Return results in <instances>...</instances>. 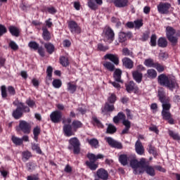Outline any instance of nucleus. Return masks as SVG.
Returning a JSON list of instances; mask_svg holds the SVG:
<instances>
[{
    "label": "nucleus",
    "instance_id": "obj_1",
    "mask_svg": "<svg viewBox=\"0 0 180 180\" xmlns=\"http://www.w3.org/2000/svg\"><path fill=\"white\" fill-rule=\"evenodd\" d=\"M158 82L159 84H160V85H162L163 86H167L171 91L178 86V84H176V80L175 79V77L171 76L168 77L164 74L158 76Z\"/></svg>",
    "mask_w": 180,
    "mask_h": 180
},
{
    "label": "nucleus",
    "instance_id": "obj_2",
    "mask_svg": "<svg viewBox=\"0 0 180 180\" xmlns=\"http://www.w3.org/2000/svg\"><path fill=\"white\" fill-rule=\"evenodd\" d=\"M13 105L17 106V108L13 112V117L14 119H20L23 116V112L29 113L30 108L28 106L25 105L23 103H19L18 105L13 102Z\"/></svg>",
    "mask_w": 180,
    "mask_h": 180
},
{
    "label": "nucleus",
    "instance_id": "obj_3",
    "mask_svg": "<svg viewBox=\"0 0 180 180\" xmlns=\"http://www.w3.org/2000/svg\"><path fill=\"white\" fill-rule=\"evenodd\" d=\"M146 162V158H141L140 161L133 159L130 160L129 165L133 168L134 169V174L135 175H137V174H143L144 172V170L143 169H139V168H143V166L144 165V163Z\"/></svg>",
    "mask_w": 180,
    "mask_h": 180
},
{
    "label": "nucleus",
    "instance_id": "obj_4",
    "mask_svg": "<svg viewBox=\"0 0 180 180\" xmlns=\"http://www.w3.org/2000/svg\"><path fill=\"white\" fill-rule=\"evenodd\" d=\"M159 100L162 103V111H169L171 109V103H169V98L165 95L164 90L160 89L158 91Z\"/></svg>",
    "mask_w": 180,
    "mask_h": 180
},
{
    "label": "nucleus",
    "instance_id": "obj_5",
    "mask_svg": "<svg viewBox=\"0 0 180 180\" xmlns=\"http://www.w3.org/2000/svg\"><path fill=\"white\" fill-rule=\"evenodd\" d=\"M69 143L72 146H68V150H72L73 147V153L74 154H79V151H81V143L77 137L71 138L69 140Z\"/></svg>",
    "mask_w": 180,
    "mask_h": 180
},
{
    "label": "nucleus",
    "instance_id": "obj_6",
    "mask_svg": "<svg viewBox=\"0 0 180 180\" xmlns=\"http://www.w3.org/2000/svg\"><path fill=\"white\" fill-rule=\"evenodd\" d=\"M176 32V31L175 29H174L172 27L168 26L166 27V36L173 46H175V44L178 43V39L174 37V34H175Z\"/></svg>",
    "mask_w": 180,
    "mask_h": 180
},
{
    "label": "nucleus",
    "instance_id": "obj_7",
    "mask_svg": "<svg viewBox=\"0 0 180 180\" xmlns=\"http://www.w3.org/2000/svg\"><path fill=\"white\" fill-rule=\"evenodd\" d=\"M31 130H32V124H30V123L25 120L19 121V125H18L19 131H22L24 134H30Z\"/></svg>",
    "mask_w": 180,
    "mask_h": 180
},
{
    "label": "nucleus",
    "instance_id": "obj_8",
    "mask_svg": "<svg viewBox=\"0 0 180 180\" xmlns=\"http://www.w3.org/2000/svg\"><path fill=\"white\" fill-rule=\"evenodd\" d=\"M103 37L105 41H108V43H112L113 40H115V32L110 27H107L105 28L103 31Z\"/></svg>",
    "mask_w": 180,
    "mask_h": 180
},
{
    "label": "nucleus",
    "instance_id": "obj_9",
    "mask_svg": "<svg viewBox=\"0 0 180 180\" xmlns=\"http://www.w3.org/2000/svg\"><path fill=\"white\" fill-rule=\"evenodd\" d=\"M171 4L169 3H160L158 5V12L161 15H168Z\"/></svg>",
    "mask_w": 180,
    "mask_h": 180
},
{
    "label": "nucleus",
    "instance_id": "obj_10",
    "mask_svg": "<svg viewBox=\"0 0 180 180\" xmlns=\"http://www.w3.org/2000/svg\"><path fill=\"white\" fill-rule=\"evenodd\" d=\"M62 117L63 113L58 110L53 111L50 115V119L53 123H60Z\"/></svg>",
    "mask_w": 180,
    "mask_h": 180
},
{
    "label": "nucleus",
    "instance_id": "obj_11",
    "mask_svg": "<svg viewBox=\"0 0 180 180\" xmlns=\"http://www.w3.org/2000/svg\"><path fill=\"white\" fill-rule=\"evenodd\" d=\"M105 141H107V143H108L109 146H110V147H112L113 148H118L120 150H121V148H123V145H122V143L115 141L112 137L105 138Z\"/></svg>",
    "mask_w": 180,
    "mask_h": 180
},
{
    "label": "nucleus",
    "instance_id": "obj_12",
    "mask_svg": "<svg viewBox=\"0 0 180 180\" xmlns=\"http://www.w3.org/2000/svg\"><path fill=\"white\" fill-rule=\"evenodd\" d=\"M149 164L148 161L145 160V163L143 164V166H142V168L146 171L148 175H150V176H155V170L154 169V167L150 166Z\"/></svg>",
    "mask_w": 180,
    "mask_h": 180
},
{
    "label": "nucleus",
    "instance_id": "obj_13",
    "mask_svg": "<svg viewBox=\"0 0 180 180\" xmlns=\"http://www.w3.org/2000/svg\"><path fill=\"white\" fill-rule=\"evenodd\" d=\"M96 175L99 179L108 180L109 178V173L103 168L98 169Z\"/></svg>",
    "mask_w": 180,
    "mask_h": 180
},
{
    "label": "nucleus",
    "instance_id": "obj_14",
    "mask_svg": "<svg viewBox=\"0 0 180 180\" xmlns=\"http://www.w3.org/2000/svg\"><path fill=\"white\" fill-rule=\"evenodd\" d=\"M104 60H110L115 65H119V56L116 54L107 53L104 56Z\"/></svg>",
    "mask_w": 180,
    "mask_h": 180
},
{
    "label": "nucleus",
    "instance_id": "obj_15",
    "mask_svg": "<svg viewBox=\"0 0 180 180\" xmlns=\"http://www.w3.org/2000/svg\"><path fill=\"white\" fill-rule=\"evenodd\" d=\"M68 27L72 33H81V28L75 21H70Z\"/></svg>",
    "mask_w": 180,
    "mask_h": 180
},
{
    "label": "nucleus",
    "instance_id": "obj_16",
    "mask_svg": "<svg viewBox=\"0 0 180 180\" xmlns=\"http://www.w3.org/2000/svg\"><path fill=\"white\" fill-rule=\"evenodd\" d=\"M102 4H103L102 0H89L88 6L92 11H96L98 9V5H102Z\"/></svg>",
    "mask_w": 180,
    "mask_h": 180
},
{
    "label": "nucleus",
    "instance_id": "obj_17",
    "mask_svg": "<svg viewBox=\"0 0 180 180\" xmlns=\"http://www.w3.org/2000/svg\"><path fill=\"white\" fill-rule=\"evenodd\" d=\"M116 8H126L129 5V0H112Z\"/></svg>",
    "mask_w": 180,
    "mask_h": 180
},
{
    "label": "nucleus",
    "instance_id": "obj_18",
    "mask_svg": "<svg viewBox=\"0 0 180 180\" xmlns=\"http://www.w3.org/2000/svg\"><path fill=\"white\" fill-rule=\"evenodd\" d=\"M63 131L67 137H71V136L75 135V133L72 131V126L71 124H65L63 126Z\"/></svg>",
    "mask_w": 180,
    "mask_h": 180
},
{
    "label": "nucleus",
    "instance_id": "obj_19",
    "mask_svg": "<svg viewBox=\"0 0 180 180\" xmlns=\"http://www.w3.org/2000/svg\"><path fill=\"white\" fill-rule=\"evenodd\" d=\"M135 150L139 155H143L144 154V146L140 140L136 141L135 143Z\"/></svg>",
    "mask_w": 180,
    "mask_h": 180
},
{
    "label": "nucleus",
    "instance_id": "obj_20",
    "mask_svg": "<svg viewBox=\"0 0 180 180\" xmlns=\"http://www.w3.org/2000/svg\"><path fill=\"white\" fill-rule=\"evenodd\" d=\"M122 64L125 68H128L129 70H131L134 65L133 60L129 58H124L122 59Z\"/></svg>",
    "mask_w": 180,
    "mask_h": 180
},
{
    "label": "nucleus",
    "instance_id": "obj_21",
    "mask_svg": "<svg viewBox=\"0 0 180 180\" xmlns=\"http://www.w3.org/2000/svg\"><path fill=\"white\" fill-rule=\"evenodd\" d=\"M120 120H122V122H124V120H126V115L123 112H119L117 115L113 117V122L115 123V124H117Z\"/></svg>",
    "mask_w": 180,
    "mask_h": 180
},
{
    "label": "nucleus",
    "instance_id": "obj_22",
    "mask_svg": "<svg viewBox=\"0 0 180 180\" xmlns=\"http://www.w3.org/2000/svg\"><path fill=\"white\" fill-rule=\"evenodd\" d=\"M122 124L125 126V128L122 131L121 134H129V131L131 127V122L129 120H124L122 122Z\"/></svg>",
    "mask_w": 180,
    "mask_h": 180
},
{
    "label": "nucleus",
    "instance_id": "obj_23",
    "mask_svg": "<svg viewBox=\"0 0 180 180\" xmlns=\"http://www.w3.org/2000/svg\"><path fill=\"white\" fill-rule=\"evenodd\" d=\"M115 110V105L106 103L104 108H102V113L107 115L108 112H113Z\"/></svg>",
    "mask_w": 180,
    "mask_h": 180
},
{
    "label": "nucleus",
    "instance_id": "obj_24",
    "mask_svg": "<svg viewBox=\"0 0 180 180\" xmlns=\"http://www.w3.org/2000/svg\"><path fill=\"white\" fill-rule=\"evenodd\" d=\"M46 74V82L47 85H50V82H49V81H51V79H53V68L51 66H49L47 68Z\"/></svg>",
    "mask_w": 180,
    "mask_h": 180
},
{
    "label": "nucleus",
    "instance_id": "obj_25",
    "mask_svg": "<svg viewBox=\"0 0 180 180\" xmlns=\"http://www.w3.org/2000/svg\"><path fill=\"white\" fill-rule=\"evenodd\" d=\"M113 77L116 82H123L122 81V70L120 69H116L115 70Z\"/></svg>",
    "mask_w": 180,
    "mask_h": 180
},
{
    "label": "nucleus",
    "instance_id": "obj_26",
    "mask_svg": "<svg viewBox=\"0 0 180 180\" xmlns=\"http://www.w3.org/2000/svg\"><path fill=\"white\" fill-rule=\"evenodd\" d=\"M8 30L10 33L12 34V36H15V37H19V33H20L19 28L13 25H11L8 27Z\"/></svg>",
    "mask_w": 180,
    "mask_h": 180
},
{
    "label": "nucleus",
    "instance_id": "obj_27",
    "mask_svg": "<svg viewBox=\"0 0 180 180\" xmlns=\"http://www.w3.org/2000/svg\"><path fill=\"white\" fill-rule=\"evenodd\" d=\"M103 65L104 68H105V70H108L111 72H112V71H115V65L112 62L105 61L103 63Z\"/></svg>",
    "mask_w": 180,
    "mask_h": 180
},
{
    "label": "nucleus",
    "instance_id": "obj_28",
    "mask_svg": "<svg viewBox=\"0 0 180 180\" xmlns=\"http://www.w3.org/2000/svg\"><path fill=\"white\" fill-rule=\"evenodd\" d=\"M42 36L44 40H46V41H49V40H51V34H50V32H49V30L46 27H42Z\"/></svg>",
    "mask_w": 180,
    "mask_h": 180
},
{
    "label": "nucleus",
    "instance_id": "obj_29",
    "mask_svg": "<svg viewBox=\"0 0 180 180\" xmlns=\"http://www.w3.org/2000/svg\"><path fill=\"white\" fill-rule=\"evenodd\" d=\"M134 79L140 84L141 82V79H143V74L139 71H135L132 73Z\"/></svg>",
    "mask_w": 180,
    "mask_h": 180
},
{
    "label": "nucleus",
    "instance_id": "obj_30",
    "mask_svg": "<svg viewBox=\"0 0 180 180\" xmlns=\"http://www.w3.org/2000/svg\"><path fill=\"white\" fill-rule=\"evenodd\" d=\"M87 143L94 148H98L99 147V141L96 139H86Z\"/></svg>",
    "mask_w": 180,
    "mask_h": 180
},
{
    "label": "nucleus",
    "instance_id": "obj_31",
    "mask_svg": "<svg viewBox=\"0 0 180 180\" xmlns=\"http://www.w3.org/2000/svg\"><path fill=\"white\" fill-rule=\"evenodd\" d=\"M158 46L159 47L165 48L167 46H168V41H167V39L164 37H160L158 40Z\"/></svg>",
    "mask_w": 180,
    "mask_h": 180
},
{
    "label": "nucleus",
    "instance_id": "obj_32",
    "mask_svg": "<svg viewBox=\"0 0 180 180\" xmlns=\"http://www.w3.org/2000/svg\"><path fill=\"white\" fill-rule=\"evenodd\" d=\"M44 47L46 49L47 52L49 54H53L54 53V45L50 42L44 44Z\"/></svg>",
    "mask_w": 180,
    "mask_h": 180
},
{
    "label": "nucleus",
    "instance_id": "obj_33",
    "mask_svg": "<svg viewBox=\"0 0 180 180\" xmlns=\"http://www.w3.org/2000/svg\"><path fill=\"white\" fill-rule=\"evenodd\" d=\"M147 76L148 78L154 79V78H157V71L154 69H149L147 70Z\"/></svg>",
    "mask_w": 180,
    "mask_h": 180
},
{
    "label": "nucleus",
    "instance_id": "obj_34",
    "mask_svg": "<svg viewBox=\"0 0 180 180\" xmlns=\"http://www.w3.org/2000/svg\"><path fill=\"white\" fill-rule=\"evenodd\" d=\"M129 158H127V155H121L119 157V161L121 162L122 165H127Z\"/></svg>",
    "mask_w": 180,
    "mask_h": 180
},
{
    "label": "nucleus",
    "instance_id": "obj_35",
    "mask_svg": "<svg viewBox=\"0 0 180 180\" xmlns=\"http://www.w3.org/2000/svg\"><path fill=\"white\" fill-rule=\"evenodd\" d=\"M52 85L53 88H56V89H58L61 88V86L63 85V82H61V79H53L52 82Z\"/></svg>",
    "mask_w": 180,
    "mask_h": 180
},
{
    "label": "nucleus",
    "instance_id": "obj_36",
    "mask_svg": "<svg viewBox=\"0 0 180 180\" xmlns=\"http://www.w3.org/2000/svg\"><path fill=\"white\" fill-rule=\"evenodd\" d=\"M11 140L15 146H22L23 144V139L16 137L15 136H13L11 138Z\"/></svg>",
    "mask_w": 180,
    "mask_h": 180
},
{
    "label": "nucleus",
    "instance_id": "obj_37",
    "mask_svg": "<svg viewBox=\"0 0 180 180\" xmlns=\"http://www.w3.org/2000/svg\"><path fill=\"white\" fill-rule=\"evenodd\" d=\"M134 89H136L134 82L131 81L129 82V84H126V90L127 91V92H132V91H134Z\"/></svg>",
    "mask_w": 180,
    "mask_h": 180
},
{
    "label": "nucleus",
    "instance_id": "obj_38",
    "mask_svg": "<svg viewBox=\"0 0 180 180\" xmlns=\"http://www.w3.org/2000/svg\"><path fill=\"white\" fill-rule=\"evenodd\" d=\"M144 65L150 68H154L155 67V63H154V60L151 58L146 59Z\"/></svg>",
    "mask_w": 180,
    "mask_h": 180
},
{
    "label": "nucleus",
    "instance_id": "obj_39",
    "mask_svg": "<svg viewBox=\"0 0 180 180\" xmlns=\"http://www.w3.org/2000/svg\"><path fill=\"white\" fill-rule=\"evenodd\" d=\"M117 129L116 128V127H115V125L110 124H108V127L107 128V131L106 133H108V134H113L114 133H116Z\"/></svg>",
    "mask_w": 180,
    "mask_h": 180
},
{
    "label": "nucleus",
    "instance_id": "obj_40",
    "mask_svg": "<svg viewBox=\"0 0 180 180\" xmlns=\"http://www.w3.org/2000/svg\"><path fill=\"white\" fill-rule=\"evenodd\" d=\"M68 91L70 92V94H74L77 91V85L72 84V82H68Z\"/></svg>",
    "mask_w": 180,
    "mask_h": 180
},
{
    "label": "nucleus",
    "instance_id": "obj_41",
    "mask_svg": "<svg viewBox=\"0 0 180 180\" xmlns=\"http://www.w3.org/2000/svg\"><path fill=\"white\" fill-rule=\"evenodd\" d=\"M86 165L89 167V168L91 171H96V169L98 168V164H95V162H89L86 161Z\"/></svg>",
    "mask_w": 180,
    "mask_h": 180
},
{
    "label": "nucleus",
    "instance_id": "obj_42",
    "mask_svg": "<svg viewBox=\"0 0 180 180\" xmlns=\"http://www.w3.org/2000/svg\"><path fill=\"white\" fill-rule=\"evenodd\" d=\"M60 64H61V65H63V67H68V65H70V62L68 61V58H67L65 56H61L60 58Z\"/></svg>",
    "mask_w": 180,
    "mask_h": 180
},
{
    "label": "nucleus",
    "instance_id": "obj_43",
    "mask_svg": "<svg viewBox=\"0 0 180 180\" xmlns=\"http://www.w3.org/2000/svg\"><path fill=\"white\" fill-rule=\"evenodd\" d=\"M118 40L120 43H124V41L127 40V34L123 32H120Z\"/></svg>",
    "mask_w": 180,
    "mask_h": 180
},
{
    "label": "nucleus",
    "instance_id": "obj_44",
    "mask_svg": "<svg viewBox=\"0 0 180 180\" xmlns=\"http://www.w3.org/2000/svg\"><path fill=\"white\" fill-rule=\"evenodd\" d=\"M72 126L75 131H77V129H79V127H82V123L79 121L75 120L72 122Z\"/></svg>",
    "mask_w": 180,
    "mask_h": 180
},
{
    "label": "nucleus",
    "instance_id": "obj_45",
    "mask_svg": "<svg viewBox=\"0 0 180 180\" xmlns=\"http://www.w3.org/2000/svg\"><path fill=\"white\" fill-rule=\"evenodd\" d=\"M37 167V165H36V163L33 162H30L28 163H27V168L28 169V171H34V169H36V167Z\"/></svg>",
    "mask_w": 180,
    "mask_h": 180
},
{
    "label": "nucleus",
    "instance_id": "obj_46",
    "mask_svg": "<svg viewBox=\"0 0 180 180\" xmlns=\"http://www.w3.org/2000/svg\"><path fill=\"white\" fill-rule=\"evenodd\" d=\"M33 134H34V140H35V141H37L39 134H40V127H36L35 128H34Z\"/></svg>",
    "mask_w": 180,
    "mask_h": 180
},
{
    "label": "nucleus",
    "instance_id": "obj_47",
    "mask_svg": "<svg viewBox=\"0 0 180 180\" xmlns=\"http://www.w3.org/2000/svg\"><path fill=\"white\" fill-rule=\"evenodd\" d=\"M162 116L164 120H168L172 117V115L169 111H162Z\"/></svg>",
    "mask_w": 180,
    "mask_h": 180
},
{
    "label": "nucleus",
    "instance_id": "obj_48",
    "mask_svg": "<svg viewBox=\"0 0 180 180\" xmlns=\"http://www.w3.org/2000/svg\"><path fill=\"white\" fill-rule=\"evenodd\" d=\"M7 91L8 95H10V96H13L16 95V90L15 89V87L12 86H8L7 87Z\"/></svg>",
    "mask_w": 180,
    "mask_h": 180
},
{
    "label": "nucleus",
    "instance_id": "obj_49",
    "mask_svg": "<svg viewBox=\"0 0 180 180\" xmlns=\"http://www.w3.org/2000/svg\"><path fill=\"white\" fill-rule=\"evenodd\" d=\"M169 136H170V137H172L174 140H180L179 134H178V133L174 132L173 131L169 130Z\"/></svg>",
    "mask_w": 180,
    "mask_h": 180
},
{
    "label": "nucleus",
    "instance_id": "obj_50",
    "mask_svg": "<svg viewBox=\"0 0 180 180\" xmlns=\"http://www.w3.org/2000/svg\"><path fill=\"white\" fill-rule=\"evenodd\" d=\"M32 150H33V151H36L37 154H42L41 149H40V146H39V145L37 143L32 144Z\"/></svg>",
    "mask_w": 180,
    "mask_h": 180
},
{
    "label": "nucleus",
    "instance_id": "obj_51",
    "mask_svg": "<svg viewBox=\"0 0 180 180\" xmlns=\"http://www.w3.org/2000/svg\"><path fill=\"white\" fill-rule=\"evenodd\" d=\"M22 160L23 161H27L30 157H32V153L29 151L22 152Z\"/></svg>",
    "mask_w": 180,
    "mask_h": 180
},
{
    "label": "nucleus",
    "instance_id": "obj_52",
    "mask_svg": "<svg viewBox=\"0 0 180 180\" xmlns=\"http://www.w3.org/2000/svg\"><path fill=\"white\" fill-rule=\"evenodd\" d=\"M148 150L150 154H153V155H157V150H155V147L153 146V145H148Z\"/></svg>",
    "mask_w": 180,
    "mask_h": 180
},
{
    "label": "nucleus",
    "instance_id": "obj_53",
    "mask_svg": "<svg viewBox=\"0 0 180 180\" xmlns=\"http://www.w3.org/2000/svg\"><path fill=\"white\" fill-rule=\"evenodd\" d=\"M150 46L155 47L157 46V35L152 34L150 37Z\"/></svg>",
    "mask_w": 180,
    "mask_h": 180
},
{
    "label": "nucleus",
    "instance_id": "obj_54",
    "mask_svg": "<svg viewBox=\"0 0 180 180\" xmlns=\"http://www.w3.org/2000/svg\"><path fill=\"white\" fill-rule=\"evenodd\" d=\"M135 29H140L143 25V20H136L134 22Z\"/></svg>",
    "mask_w": 180,
    "mask_h": 180
},
{
    "label": "nucleus",
    "instance_id": "obj_55",
    "mask_svg": "<svg viewBox=\"0 0 180 180\" xmlns=\"http://www.w3.org/2000/svg\"><path fill=\"white\" fill-rule=\"evenodd\" d=\"M28 46L30 49H32V50H38L39 49V44H37L36 41H30L28 44Z\"/></svg>",
    "mask_w": 180,
    "mask_h": 180
},
{
    "label": "nucleus",
    "instance_id": "obj_56",
    "mask_svg": "<svg viewBox=\"0 0 180 180\" xmlns=\"http://www.w3.org/2000/svg\"><path fill=\"white\" fill-rule=\"evenodd\" d=\"M26 104L28 105L29 108H32V109L37 108L36 102H34V101H33V100H31V99L27 100Z\"/></svg>",
    "mask_w": 180,
    "mask_h": 180
},
{
    "label": "nucleus",
    "instance_id": "obj_57",
    "mask_svg": "<svg viewBox=\"0 0 180 180\" xmlns=\"http://www.w3.org/2000/svg\"><path fill=\"white\" fill-rule=\"evenodd\" d=\"M87 158H89V162H95L96 161V155L94 153H88Z\"/></svg>",
    "mask_w": 180,
    "mask_h": 180
},
{
    "label": "nucleus",
    "instance_id": "obj_58",
    "mask_svg": "<svg viewBox=\"0 0 180 180\" xmlns=\"http://www.w3.org/2000/svg\"><path fill=\"white\" fill-rule=\"evenodd\" d=\"M8 46L12 50H14V51H16V50H19V46H18L16 43L13 41H11Z\"/></svg>",
    "mask_w": 180,
    "mask_h": 180
},
{
    "label": "nucleus",
    "instance_id": "obj_59",
    "mask_svg": "<svg viewBox=\"0 0 180 180\" xmlns=\"http://www.w3.org/2000/svg\"><path fill=\"white\" fill-rule=\"evenodd\" d=\"M109 97L108 98V101L110 103H115V102H116V94H109Z\"/></svg>",
    "mask_w": 180,
    "mask_h": 180
},
{
    "label": "nucleus",
    "instance_id": "obj_60",
    "mask_svg": "<svg viewBox=\"0 0 180 180\" xmlns=\"http://www.w3.org/2000/svg\"><path fill=\"white\" fill-rule=\"evenodd\" d=\"M122 54L124 56H129L130 57H133V52L130 51V50H129L127 48H124L122 49Z\"/></svg>",
    "mask_w": 180,
    "mask_h": 180
},
{
    "label": "nucleus",
    "instance_id": "obj_61",
    "mask_svg": "<svg viewBox=\"0 0 180 180\" xmlns=\"http://www.w3.org/2000/svg\"><path fill=\"white\" fill-rule=\"evenodd\" d=\"M98 49L100 51H106L109 50V46H104L102 44H98Z\"/></svg>",
    "mask_w": 180,
    "mask_h": 180
},
{
    "label": "nucleus",
    "instance_id": "obj_62",
    "mask_svg": "<svg viewBox=\"0 0 180 180\" xmlns=\"http://www.w3.org/2000/svg\"><path fill=\"white\" fill-rule=\"evenodd\" d=\"M93 121L94 122V124L96 126H97L98 127H103V125L102 124L101 121H99V120H98V118L96 117H93Z\"/></svg>",
    "mask_w": 180,
    "mask_h": 180
},
{
    "label": "nucleus",
    "instance_id": "obj_63",
    "mask_svg": "<svg viewBox=\"0 0 180 180\" xmlns=\"http://www.w3.org/2000/svg\"><path fill=\"white\" fill-rule=\"evenodd\" d=\"M1 96L2 98H6L8 96V93L6 92V86H1Z\"/></svg>",
    "mask_w": 180,
    "mask_h": 180
},
{
    "label": "nucleus",
    "instance_id": "obj_64",
    "mask_svg": "<svg viewBox=\"0 0 180 180\" xmlns=\"http://www.w3.org/2000/svg\"><path fill=\"white\" fill-rule=\"evenodd\" d=\"M154 68H156V70L158 71V72H162V71H164V66H162L158 63H155Z\"/></svg>",
    "mask_w": 180,
    "mask_h": 180
}]
</instances>
